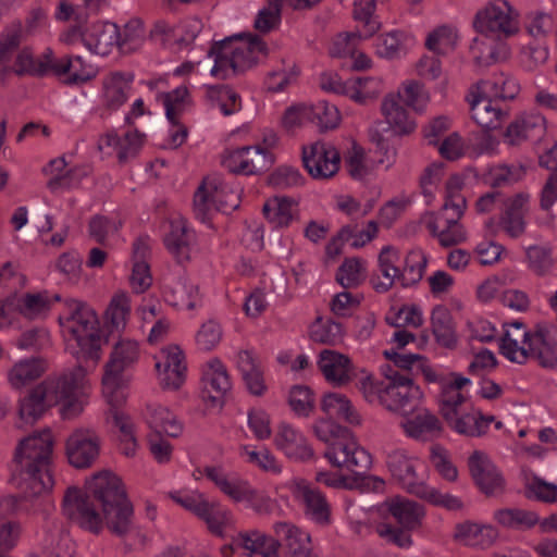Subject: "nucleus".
<instances>
[{
	"instance_id": "obj_52",
	"label": "nucleus",
	"mask_w": 557,
	"mask_h": 557,
	"mask_svg": "<svg viewBox=\"0 0 557 557\" xmlns=\"http://www.w3.org/2000/svg\"><path fill=\"white\" fill-rule=\"evenodd\" d=\"M493 530L479 524L465 522L456 525L454 537L469 546L490 544Z\"/></svg>"
},
{
	"instance_id": "obj_44",
	"label": "nucleus",
	"mask_w": 557,
	"mask_h": 557,
	"mask_svg": "<svg viewBox=\"0 0 557 557\" xmlns=\"http://www.w3.org/2000/svg\"><path fill=\"white\" fill-rule=\"evenodd\" d=\"M495 520L505 528L527 530L539 523L536 512L520 508H504L495 511Z\"/></svg>"
},
{
	"instance_id": "obj_32",
	"label": "nucleus",
	"mask_w": 557,
	"mask_h": 557,
	"mask_svg": "<svg viewBox=\"0 0 557 557\" xmlns=\"http://www.w3.org/2000/svg\"><path fill=\"white\" fill-rule=\"evenodd\" d=\"M169 302L177 308L193 310L201 305L199 285L185 276L173 280L165 292Z\"/></svg>"
},
{
	"instance_id": "obj_49",
	"label": "nucleus",
	"mask_w": 557,
	"mask_h": 557,
	"mask_svg": "<svg viewBox=\"0 0 557 557\" xmlns=\"http://www.w3.org/2000/svg\"><path fill=\"white\" fill-rule=\"evenodd\" d=\"M426 265V257L421 251H409L405 258L404 268L400 269L399 283L409 287L419 283Z\"/></svg>"
},
{
	"instance_id": "obj_42",
	"label": "nucleus",
	"mask_w": 557,
	"mask_h": 557,
	"mask_svg": "<svg viewBox=\"0 0 557 557\" xmlns=\"http://www.w3.org/2000/svg\"><path fill=\"white\" fill-rule=\"evenodd\" d=\"M321 409L330 418L344 419L350 424H360L359 413L354 409L349 399L338 393L325 394L321 401Z\"/></svg>"
},
{
	"instance_id": "obj_3",
	"label": "nucleus",
	"mask_w": 557,
	"mask_h": 557,
	"mask_svg": "<svg viewBox=\"0 0 557 557\" xmlns=\"http://www.w3.org/2000/svg\"><path fill=\"white\" fill-rule=\"evenodd\" d=\"M24 38L23 24L13 23L0 34V67L1 70H78L83 67L82 59L69 55L55 58L52 50L47 48L35 55L29 48L20 50Z\"/></svg>"
},
{
	"instance_id": "obj_45",
	"label": "nucleus",
	"mask_w": 557,
	"mask_h": 557,
	"mask_svg": "<svg viewBox=\"0 0 557 557\" xmlns=\"http://www.w3.org/2000/svg\"><path fill=\"white\" fill-rule=\"evenodd\" d=\"M189 26L193 29L183 36L182 30L185 26L169 28L164 25H157L154 32L152 33V39L157 42H160L164 48L170 49H172V45L177 46V48L187 46L197 36V32L199 30V22L194 21Z\"/></svg>"
},
{
	"instance_id": "obj_61",
	"label": "nucleus",
	"mask_w": 557,
	"mask_h": 557,
	"mask_svg": "<svg viewBox=\"0 0 557 557\" xmlns=\"http://www.w3.org/2000/svg\"><path fill=\"white\" fill-rule=\"evenodd\" d=\"M125 400L123 391H119L114 396V401L108 400L110 407L108 419H111L113 425L120 431V437L131 438L135 435L134 423L129 416L119 409Z\"/></svg>"
},
{
	"instance_id": "obj_40",
	"label": "nucleus",
	"mask_w": 557,
	"mask_h": 557,
	"mask_svg": "<svg viewBox=\"0 0 557 557\" xmlns=\"http://www.w3.org/2000/svg\"><path fill=\"white\" fill-rule=\"evenodd\" d=\"M47 370L42 358H29L16 362L9 371V382L14 388H22L40 377Z\"/></svg>"
},
{
	"instance_id": "obj_2",
	"label": "nucleus",
	"mask_w": 557,
	"mask_h": 557,
	"mask_svg": "<svg viewBox=\"0 0 557 557\" xmlns=\"http://www.w3.org/2000/svg\"><path fill=\"white\" fill-rule=\"evenodd\" d=\"M53 440L50 431L22 440L14 455V480L23 498L49 493L54 480L51 473Z\"/></svg>"
},
{
	"instance_id": "obj_63",
	"label": "nucleus",
	"mask_w": 557,
	"mask_h": 557,
	"mask_svg": "<svg viewBox=\"0 0 557 557\" xmlns=\"http://www.w3.org/2000/svg\"><path fill=\"white\" fill-rule=\"evenodd\" d=\"M466 398L461 392L450 388L448 381L441 386L438 396L440 413L445 421L451 420L458 414V408L465 403Z\"/></svg>"
},
{
	"instance_id": "obj_20",
	"label": "nucleus",
	"mask_w": 557,
	"mask_h": 557,
	"mask_svg": "<svg viewBox=\"0 0 557 557\" xmlns=\"http://www.w3.org/2000/svg\"><path fill=\"white\" fill-rule=\"evenodd\" d=\"M201 398L212 407L222 406L224 396L231 391L232 384L226 368L214 358L207 363L202 375Z\"/></svg>"
},
{
	"instance_id": "obj_43",
	"label": "nucleus",
	"mask_w": 557,
	"mask_h": 557,
	"mask_svg": "<svg viewBox=\"0 0 557 557\" xmlns=\"http://www.w3.org/2000/svg\"><path fill=\"white\" fill-rule=\"evenodd\" d=\"M50 407L47 394H45L39 384H37L23 399L20 400L18 414L25 422L33 423L37 421Z\"/></svg>"
},
{
	"instance_id": "obj_36",
	"label": "nucleus",
	"mask_w": 557,
	"mask_h": 557,
	"mask_svg": "<svg viewBox=\"0 0 557 557\" xmlns=\"http://www.w3.org/2000/svg\"><path fill=\"white\" fill-rule=\"evenodd\" d=\"M147 422L152 433L177 437L183 432V424L166 407L161 405L147 406Z\"/></svg>"
},
{
	"instance_id": "obj_22",
	"label": "nucleus",
	"mask_w": 557,
	"mask_h": 557,
	"mask_svg": "<svg viewBox=\"0 0 557 557\" xmlns=\"http://www.w3.org/2000/svg\"><path fill=\"white\" fill-rule=\"evenodd\" d=\"M511 326L513 330H505L500 338L499 350L507 359L519 364L528 360V346L532 343L533 331H527L525 324L521 321L504 323V327Z\"/></svg>"
},
{
	"instance_id": "obj_14",
	"label": "nucleus",
	"mask_w": 557,
	"mask_h": 557,
	"mask_svg": "<svg viewBox=\"0 0 557 557\" xmlns=\"http://www.w3.org/2000/svg\"><path fill=\"white\" fill-rule=\"evenodd\" d=\"M185 509L203 520L214 534H222L223 528L231 520V512L218 502H209L202 494L172 496Z\"/></svg>"
},
{
	"instance_id": "obj_10",
	"label": "nucleus",
	"mask_w": 557,
	"mask_h": 557,
	"mask_svg": "<svg viewBox=\"0 0 557 557\" xmlns=\"http://www.w3.org/2000/svg\"><path fill=\"white\" fill-rule=\"evenodd\" d=\"M138 354V344L135 341L121 339L115 343L102 376V393L107 400L113 403L115 394L123 391V373L137 361Z\"/></svg>"
},
{
	"instance_id": "obj_54",
	"label": "nucleus",
	"mask_w": 557,
	"mask_h": 557,
	"mask_svg": "<svg viewBox=\"0 0 557 557\" xmlns=\"http://www.w3.org/2000/svg\"><path fill=\"white\" fill-rule=\"evenodd\" d=\"M448 425L459 434L479 437L484 435L485 423L479 417L478 410H472L462 414L455 416L451 420L446 421Z\"/></svg>"
},
{
	"instance_id": "obj_34",
	"label": "nucleus",
	"mask_w": 557,
	"mask_h": 557,
	"mask_svg": "<svg viewBox=\"0 0 557 557\" xmlns=\"http://www.w3.org/2000/svg\"><path fill=\"white\" fill-rule=\"evenodd\" d=\"M401 426L408 436L422 441L437 437L443 431L438 418L426 409L401 422Z\"/></svg>"
},
{
	"instance_id": "obj_25",
	"label": "nucleus",
	"mask_w": 557,
	"mask_h": 557,
	"mask_svg": "<svg viewBox=\"0 0 557 557\" xmlns=\"http://www.w3.org/2000/svg\"><path fill=\"white\" fill-rule=\"evenodd\" d=\"M273 528L274 541L285 548V557H309L311 547L308 534L287 522H277Z\"/></svg>"
},
{
	"instance_id": "obj_50",
	"label": "nucleus",
	"mask_w": 557,
	"mask_h": 557,
	"mask_svg": "<svg viewBox=\"0 0 557 557\" xmlns=\"http://www.w3.org/2000/svg\"><path fill=\"white\" fill-rule=\"evenodd\" d=\"M288 405L298 417H309L315 408L314 393L307 385H295L288 395Z\"/></svg>"
},
{
	"instance_id": "obj_27",
	"label": "nucleus",
	"mask_w": 557,
	"mask_h": 557,
	"mask_svg": "<svg viewBox=\"0 0 557 557\" xmlns=\"http://www.w3.org/2000/svg\"><path fill=\"white\" fill-rule=\"evenodd\" d=\"M509 54L507 45L493 37L479 34L470 46V55L479 66H491L504 61Z\"/></svg>"
},
{
	"instance_id": "obj_48",
	"label": "nucleus",
	"mask_w": 557,
	"mask_h": 557,
	"mask_svg": "<svg viewBox=\"0 0 557 557\" xmlns=\"http://www.w3.org/2000/svg\"><path fill=\"white\" fill-rule=\"evenodd\" d=\"M474 85L492 99L512 100L520 91L519 84L512 78L500 77L493 82L480 81Z\"/></svg>"
},
{
	"instance_id": "obj_24",
	"label": "nucleus",
	"mask_w": 557,
	"mask_h": 557,
	"mask_svg": "<svg viewBox=\"0 0 557 557\" xmlns=\"http://www.w3.org/2000/svg\"><path fill=\"white\" fill-rule=\"evenodd\" d=\"M296 496L304 503L307 517L318 524H330L331 505L318 488L301 481L296 484Z\"/></svg>"
},
{
	"instance_id": "obj_4",
	"label": "nucleus",
	"mask_w": 557,
	"mask_h": 557,
	"mask_svg": "<svg viewBox=\"0 0 557 557\" xmlns=\"http://www.w3.org/2000/svg\"><path fill=\"white\" fill-rule=\"evenodd\" d=\"M384 0H357L354 3V18L360 27L357 32L336 35L330 46V55L333 58H348L352 65L350 70H369L372 67V60L369 55L358 49L361 38L375 34L381 26L375 12Z\"/></svg>"
},
{
	"instance_id": "obj_64",
	"label": "nucleus",
	"mask_w": 557,
	"mask_h": 557,
	"mask_svg": "<svg viewBox=\"0 0 557 557\" xmlns=\"http://www.w3.org/2000/svg\"><path fill=\"white\" fill-rule=\"evenodd\" d=\"M284 1L268 0V7L260 10L256 17L255 27L262 33H268L275 28L281 22V10Z\"/></svg>"
},
{
	"instance_id": "obj_41",
	"label": "nucleus",
	"mask_w": 557,
	"mask_h": 557,
	"mask_svg": "<svg viewBox=\"0 0 557 557\" xmlns=\"http://www.w3.org/2000/svg\"><path fill=\"white\" fill-rule=\"evenodd\" d=\"M191 233L183 221L171 223V231L164 237V245L176 258L177 262L188 261L190 258Z\"/></svg>"
},
{
	"instance_id": "obj_6",
	"label": "nucleus",
	"mask_w": 557,
	"mask_h": 557,
	"mask_svg": "<svg viewBox=\"0 0 557 557\" xmlns=\"http://www.w3.org/2000/svg\"><path fill=\"white\" fill-rule=\"evenodd\" d=\"M319 440L331 442L324 457L337 468H346L356 476L364 474L371 467V456L358 444L348 438H337L339 432H347L329 420H321L313 426Z\"/></svg>"
},
{
	"instance_id": "obj_7",
	"label": "nucleus",
	"mask_w": 557,
	"mask_h": 557,
	"mask_svg": "<svg viewBox=\"0 0 557 557\" xmlns=\"http://www.w3.org/2000/svg\"><path fill=\"white\" fill-rule=\"evenodd\" d=\"M82 362L61 373L51 374L39 383L50 406L61 405L60 413L63 419H73L84 409L81 394L86 384L87 372Z\"/></svg>"
},
{
	"instance_id": "obj_30",
	"label": "nucleus",
	"mask_w": 557,
	"mask_h": 557,
	"mask_svg": "<svg viewBox=\"0 0 557 557\" xmlns=\"http://www.w3.org/2000/svg\"><path fill=\"white\" fill-rule=\"evenodd\" d=\"M399 527L407 530H416L421 525L424 517L423 507L401 496L386 499L383 504Z\"/></svg>"
},
{
	"instance_id": "obj_8",
	"label": "nucleus",
	"mask_w": 557,
	"mask_h": 557,
	"mask_svg": "<svg viewBox=\"0 0 557 557\" xmlns=\"http://www.w3.org/2000/svg\"><path fill=\"white\" fill-rule=\"evenodd\" d=\"M265 53L267 46L258 36L234 35L212 45L210 55L214 64L211 70H245L257 65Z\"/></svg>"
},
{
	"instance_id": "obj_21",
	"label": "nucleus",
	"mask_w": 557,
	"mask_h": 557,
	"mask_svg": "<svg viewBox=\"0 0 557 557\" xmlns=\"http://www.w3.org/2000/svg\"><path fill=\"white\" fill-rule=\"evenodd\" d=\"M162 360L157 361L160 384L164 389H177L186 377V363L183 350L172 345L161 350Z\"/></svg>"
},
{
	"instance_id": "obj_39",
	"label": "nucleus",
	"mask_w": 557,
	"mask_h": 557,
	"mask_svg": "<svg viewBox=\"0 0 557 557\" xmlns=\"http://www.w3.org/2000/svg\"><path fill=\"white\" fill-rule=\"evenodd\" d=\"M235 545L239 549L248 552V555L259 554L262 557H276L280 548V542L274 537H268L258 531L250 533H240L235 539Z\"/></svg>"
},
{
	"instance_id": "obj_57",
	"label": "nucleus",
	"mask_w": 557,
	"mask_h": 557,
	"mask_svg": "<svg viewBox=\"0 0 557 557\" xmlns=\"http://www.w3.org/2000/svg\"><path fill=\"white\" fill-rule=\"evenodd\" d=\"M211 178V189L214 193L215 210L228 213L239 206V195L219 177Z\"/></svg>"
},
{
	"instance_id": "obj_26",
	"label": "nucleus",
	"mask_w": 557,
	"mask_h": 557,
	"mask_svg": "<svg viewBox=\"0 0 557 557\" xmlns=\"http://www.w3.org/2000/svg\"><path fill=\"white\" fill-rule=\"evenodd\" d=\"M529 195L516 194L504 201V211L499 218V225L512 238L520 237L525 231L524 215Z\"/></svg>"
},
{
	"instance_id": "obj_29",
	"label": "nucleus",
	"mask_w": 557,
	"mask_h": 557,
	"mask_svg": "<svg viewBox=\"0 0 557 557\" xmlns=\"http://www.w3.org/2000/svg\"><path fill=\"white\" fill-rule=\"evenodd\" d=\"M318 364L325 379L336 385H344L351 379L354 369L346 355L324 349L320 352Z\"/></svg>"
},
{
	"instance_id": "obj_35",
	"label": "nucleus",
	"mask_w": 557,
	"mask_h": 557,
	"mask_svg": "<svg viewBox=\"0 0 557 557\" xmlns=\"http://www.w3.org/2000/svg\"><path fill=\"white\" fill-rule=\"evenodd\" d=\"M432 332L436 342L448 349L457 345L455 323L450 311L442 305L433 308L431 313Z\"/></svg>"
},
{
	"instance_id": "obj_53",
	"label": "nucleus",
	"mask_w": 557,
	"mask_h": 557,
	"mask_svg": "<svg viewBox=\"0 0 557 557\" xmlns=\"http://www.w3.org/2000/svg\"><path fill=\"white\" fill-rule=\"evenodd\" d=\"M407 38L406 33L401 30H392L381 35L375 44L377 55L385 59L400 57L405 50Z\"/></svg>"
},
{
	"instance_id": "obj_9",
	"label": "nucleus",
	"mask_w": 557,
	"mask_h": 557,
	"mask_svg": "<svg viewBox=\"0 0 557 557\" xmlns=\"http://www.w3.org/2000/svg\"><path fill=\"white\" fill-rule=\"evenodd\" d=\"M61 39L66 42L81 39L90 52L101 57L114 49L119 51V27L111 22L97 21L87 26H72L61 35Z\"/></svg>"
},
{
	"instance_id": "obj_58",
	"label": "nucleus",
	"mask_w": 557,
	"mask_h": 557,
	"mask_svg": "<svg viewBox=\"0 0 557 557\" xmlns=\"http://www.w3.org/2000/svg\"><path fill=\"white\" fill-rule=\"evenodd\" d=\"M215 209L214 193L211 189V178L206 177L194 195V212L201 222H207L210 211Z\"/></svg>"
},
{
	"instance_id": "obj_23",
	"label": "nucleus",
	"mask_w": 557,
	"mask_h": 557,
	"mask_svg": "<svg viewBox=\"0 0 557 557\" xmlns=\"http://www.w3.org/2000/svg\"><path fill=\"white\" fill-rule=\"evenodd\" d=\"M400 255L397 249L392 246H384L379 253L377 268L380 274H372L370 283L377 293L388 292L395 284L399 282L400 268L397 263Z\"/></svg>"
},
{
	"instance_id": "obj_15",
	"label": "nucleus",
	"mask_w": 557,
	"mask_h": 557,
	"mask_svg": "<svg viewBox=\"0 0 557 557\" xmlns=\"http://www.w3.org/2000/svg\"><path fill=\"white\" fill-rule=\"evenodd\" d=\"M386 465L393 479L409 494L423 495V478L418 472L419 461L405 450H394L387 455Z\"/></svg>"
},
{
	"instance_id": "obj_38",
	"label": "nucleus",
	"mask_w": 557,
	"mask_h": 557,
	"mask_svg": "<svg viewBox=\"0 0 557 557\" xmlns=\"http://www.w3.org/2000/svg\"><path fill=\"white\" fill-rule=\"evenodd\" d=\"M132 81V74L124 76L121 72H114L104 79L103 99L107 109L114 111L126 102Z\"/></svg>"
},
{
	"instance_id": "obj_59",
	"label": "nucleus",
	"mask_w": 557,
	"mask_h": 557,
	"mask_svg": "<svg viewBox=\"0 0 557 557\" xmlns=\"http://www.w3.org/2000/svg\"><path fill=\"white\" fill-rule=\"evenodd\" d=\"M528 267L537 275L546 274L554 265L553 249L547 245L527 248Z\"/></svg>"
},
{
	"instance_id": "obj_17",
	"label": "nucleus",
	"mask_w": 557,
	"mask_h": 557,
	"mask_svg": "<svg viewBox=\"0 0 557 557\" xmlns=\"http://www.w3.org/2000/svg\"><path fill=\"white\" fill-rule=\"evenodd\" d=\"M470 474L486 496H496L505 491V479L490 458L480 450H474L468 459Z\"/></svg>"
},
{
	"instance_id": "obj_60",
	"label": "nucleus",
	"mask_w": 557,
	"mask_h": 557,
	"mask_svg": "<svg viewBox=\"0 0 557 557\" xmlns=\"http://www.w3.org/2000/svg\"><path fill=\"white\" fill-rule=\"evenodd\" d=\"M350 98L358 102H366L376 98L383 91V83L379 77L367 76L351 81Z\"/></svg>"
},
{
	"instance_id": "obj_46",
	"label": "nucleus",
	"mask_w": 557,
	"mask_h": 557,
	"mask_svg": "<svg viewBox=\"0 0 557 557\" xmlns=\"http://www.w3.org/2000/svg\"><path fill=\"white\" fill-rule=\"evenodd\" d=\"M294 201L287 197H274L263 205V214L276 227H286L292 222Z\"/></svg>"
},
{
	"instance_id": "obj_62",
	"label": "nucleus",
	"mask_w": 557,
	"mask_h": 557,
	"mask_svg": "<svg viewBox=\"0 0 557 557\" xmlns=\"http://www.w3.org/2000/svg\"><path fill=\"white\" fill-rule=\"evenodd\" d=\"M129 314V299L125 294L115 295L104 313L106 322L114 330H121L126 324Z\"/></svg>"
},
{
	"instance_id": "obj_51",
	"label": "nucleus",
	"mask_w": 557,
	"mask_h": 557,
	"mask_svg": "<svg viewBox=\"0 0 557 557\" xmlns=\"http://www.w3.org/2000/svg\"><path fill=\"white\" fill-rule=\"evenodd\" d=\"M144 38L143 23L137 18L128 21L122 29L119 28V52L129 53L137 50Z\"/></svg>"
},
{
	"instance_id": "obj_18",
	"label": "nucleus",
	"mask_w": 557,
	"mask_h": 557,
	"mask_svg": "<svg viewBox=\"0 0 557 557\" xmlns=\"http://www.w3.org/2000/svg\"><path fill=\"white\" fill-rule=\"evenodd\" d=\"M457 42L455 28L443 25L431 32L425 40L428 52L422 55L417 70H440V58L454 49Z\"/></svg>"
},
{
	"instance_id": "obj_13",
	"label": "nucleus",
	"mask_w": 557,
	"mask_h": 557,
	"mask_svg": "<svg viewBox=\"0 0 557 557\" xmlns=\"http://www.w3.org/2000/svg\"><path fill=\"white\" fill-rule=\"evenodd\" d=\"M101 440L91 429H76L66 440L70 465L76 469L90 468L99 457Z\"/></svg>"
},
{
	"instance_id": "obj_56",
	"label": "nucleus",
	"mask_w": 557,
	"mask_h": 557,
	"mask_svg": "<svg viewBox=\"0 0 557 557\" xmlns=\"http://www.w3.org/2000/svg\"><path fill=\"white\" fill-rule=\"evenodd\" d=\"M343 336V326L341 323L329 320L322 323V319L318 318L310 326V338L314 343L323 345H336Z\"/></svg>"
},
{
	"instance_id": "obj_55",
	"label": "nucleus",
	"mask_w": 557,
	"mask_h": 557,
	"mask_svg": "<svg viewBox=\"0 0 557 557\" xmlns=\"http://www.w3.org/2000/svg\"><path fill=\"white\" fill-rule=\"evenodd\" d=\"M518 127H522L525 140H537L546 131V120L539 113L523 114L509 124V133L516 132Z\"/></svg>"
},
{
	"instance_id": "obj_47",
	"label": "nucleus",
	"mask_w": 557,
	"mask_h": 557,
	"mask_svg": "<svg viewBox=\"0 0 557 557\" xmlns=\"http://www.w3.org/2000/svg\"><path fill=\"white\" fill-rule=\"evenodd\" d=\"M309 121L314 123L320 132L334 129L339 125L341 114L336 106L325 100L308 106Z\"/></svg>"
},
{
	"instance_id": "obj_28",
	"label": "nucleus",
	"mask_w": 557,
	"mask_h": 557,
	"mask_svg": "<svg viewBox=\"0 0 557 557\" xmlns=\"http://www.w3.org/2000/svg\"><path fill=\"white\" fill-rule=\"evenodd\" d=\"M527 355L528 359L537 361L543 368H557V342L549 337V331L545 325H535Z\"/></svg>"
},
{
	"instance_id": "obj_12",
	"label": "nucleus",
	"mask_w": 557,
	"mask_h": 557,
	"mask_svg": "<svg viewBox=\"0 0 557 557\" xmlns=\"http://www.w3.org/2000/svg\"><path fill=\"white\" fill-rule=\"evenodd\" d=\"M399 385L374 386L372 383L369 385L363 383V389L369 401L376 398L387 410L406 416L416 409L420 389L404 386L401 383Z\"/></svg>"
},
{
	"instance_id": "obj_33",
	"label": "nucleus",
	"mask_w": 557,
	"mask_h": 557,
	"mask_svg": "<svg viewBox=\"0 0 557 557\" xmlns=\"http://www.w3.org/2000/svg\"><path fill=\"white\" fill-rule=\"evenodd\" d=\"M275 445L289 458L307 460L313 456V450L306 438L287 424L280 425Z\"/></svg>"
},
{
	"instance_id": "obj_37",
	"label": "nucleus",
	"mask_w": 557,
	"mask_h": 557,
	"mask_svg": "<svg viewBox=\"0 0 557 557\" xmlns=\"http://www.w3.org/2000/svg\"><path fill=\"white\" fill-rule=\"evenodd\" d=\"M237 366L249 393L255 396H262L267 391V385L263 372L251 351H239Z\"/></svg>"
},
{
	"instance_id": "obj_1",
	"label": "nucleus",
	"mask_w": 557,
	"mask_h": 557,
	"mask_svg": "<svg viewBox=\"0 0 557 557\" xmlns=\"http://www.w3.org/2000/svg\"><path fill=\"white\" fill-rule=\"evenodd\" d=\"M62 512L71 522L95 534L103 525L119 537L135 530L133 504L121 478L110 471L94 474L84 493L75 486L67 487Z\"/></svg>"
},
{
	"instance_id": "obj_16",
	"label": "nucleus",
	"mask_w": 557,
	"mask_h": 557,
	"mask_svg": "<svg viewBox=\"0 0 557 557\" xmlns=\"http://www.w3.org/2000/svg\"><path fill=\"white\" fill-rule=\"evenodd\" d=\"M302 162L313 178H330L339 170L341 156L331 144L317 141L302 149Z\"/></svg>"
},
{
	"instance_id": "obj_31",
	"label": "nucleus",
	"mask_w": 557,
	"mask_h": 557,
	"mask_svg": "<svg viewBox=\"0 0 557 557\" xmlns=\"http://www.w3.org/2000/svg\"><path fill=\"white\" fill-rule=\"evenodd\" d=\"M400 101V90L394 95H387L381 106L382 114L385 116L388 128L395 134L407 135L414 131L416 123L410 120L407 110Z\"/></svg>"
},
{
	"instance_id": "obj_19",
	"label": "nucleus",
	"mask_w": 557,
	"mask_h": 557,
	"mask_svg": "<svg viewBox=\"0 0 557 557\" xmlns=\"http://www.w3.org/2000/svg\"><path fill=\"white\" fill-rule=\"evenodd\" d=\"M470 104L471 119L484 131H494L500 127L506 113L492 104V98L486 92L472 85L466 97Z\"/></svg>"
},
{
	"instance_id": "obj_5",
	"label": "nucleus",
	"mask_w": 557,
	"mask_h": 557,
	"mask_svg": "<svg viewBox=\"0 0 557 557\" xmlns=\"http://www.w3.org/2000/svg\"><path fill=\"white\" fill-rule=\"evenodd\" d=\"M65 306V327L76 341L77 360H90L96 366L101 358V336L96 312L86 302L77 299H67Z\"/></svg>"
},
{
	"instance_id": "obj_11",
	"label": "nucleus",
	"mask_w": 557,
	"mask_h": 557,
	"mask_svg": "<svg viewBox=\"0 0 557 557\" xmlns=\"http://www.w3.org/2000/svg\"><path fill=\"white\" fill-rule=\"evenodd\" d=\"M474 28L485 37L503 40L518 30V21L507 1L495 0L476 13Z\"/></svg>"
}]
</instances>
